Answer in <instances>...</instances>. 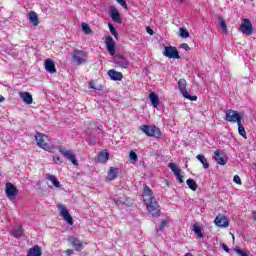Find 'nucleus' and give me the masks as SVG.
<instances>
[{
    "mask_svg": "<svg viewBox=\"0 0 256 256\" xmlns=\"http://www.w3.org/2000/svg\"><path fill=\"white\" fill-rule=\"evenodd\" d=\"M143 199L149 213H151L153 217H159L161 209L159 208L157 200L153 197V191H151L149 186H144Z\"/></svg>",
    "mask_w": 256,
    "mask_h": 256,
    "instance_id": "obj_1",
    "label": "nucleus"
},
{
    "mask_svg": "<svg viewBox=\"0 0 256 256\" xmlns=\"http://www.w3.org/2000/svg\"><path fill=\"white\" fill-rule=\"evenodd\" d=\"M35 139L38 147L44 149V151H48L49 153H53V151H55V146L51 143V140L47 135L38 132L35 135Z\"/></svg>",
    "mask_w": 256,
    "mask_h": 256,
    "instance_id": "obj_2",
    "label": "nucleus"
},
{
    "mask_svg": "<svg viewBox=\"0 0 256 256\" xmlns=\"http://www.w3.org/2000/svg\"><path fill=\"white\" fill-rule=\"evenodd\" d=\"M140 130L148 137H154L155 139H161V135H163L161 129L157 126L142 125L140 126Z\"/></svg>",
    "mask_w": 256,
    "mask_h": 256,
    "instance_id": "obj_3",
    "label": "nucleus"
},
{
    "mask_svg": "<svg viewBox=\"0 0 256 256\" xmlns=\"http://www.w3.org/2000/svg\"><path fill=\"white\" fill-rule=\"evenodd\" d=\"M72 61L76 65H83V63H87V53L83 50H74L72 54Z\"/></svg>",
    "mask_w": 256,
    "mask_h": 256,
    "instance_id": "obj_4",
    "label": "nucleus"
},
{
    "mask_svg": "<svg viewBox=\"0 0 256 256\" xmlns=\"http://www.w3.org/2000/svg\"><path fill=\"white\" fill-rule=\"evenodd\" d=\"M178 87L185 99H189V101H197V96H191L187 92V80H185L184 78L180 79L178 81Z\"/></svg>",
    "mask_w": 256,
    "mask_h": 256,
    "instance_id": "obj_5",
    "label": "nucleus"
},
{
    "mask_svg": "<svg viewBox=\"0 0 256 256\" xmlns=\"http://www.w3.org/2000/svg\"><path fill=\"white\" fill-rule=\"evenodd\" d=\"M239 31L243 33V35H253V24H251V20L244 18L239 27Z\"/></svg>",
    "mask_w": 256,
    "mask_h": 256,
    "instance_id": "obj_6",
    "label": "nucleus"
},
{
    "mask_svg": "<svg viewBox=\"0 0 256 256\" xmlns=\"http://www.w3.org/2000/svg\"><path fill=\"white\" fill-rule=\"evenodd\" d=\"M5 194L10 201H14L17 195H19V190L17 189V187H15V185H13V183L7 182L6 188H5Z\"/></svg>",
    "mask_w": 256,
    "mask_h": 256,
    "instance_id": "obj_7",
    "label": "nucleus"
},
{
    "mask_svg": "<svg viewBox=\"0 0 256 256\" xmlns=\"http://www.w3.org/2000/svg\"><path fill=\"white\" fill-rule=\"evenodd\" d=\"M163 55L164 57H168V59H181L179 51H177V48L173 46H165Z\"/></svg>",
    "mask_w": 256,
    "mask_h": 256,
    "instance_id": "obj_8",
    "label": "nucleus"
},
{
    "mask_svg": "<svg viewBox=\"0 0 256 256\" xmlns=\"http://www.w3.org/2000/svg\"><path fill=\"white\" fill-rule=\"evenodd\" d=\"M114 63L116 67H119L120 69H129V65L131 63L127 58L123 55H117L114 57Z\"/></svg>",
    "mask_w": 256,
    "mask_h": 256,
    "instance_id": "obj_9",
    "label": "nucleus"
},
{
    "mask_svg": "<svg viewBox=\"0 0 256 256\" xmlns=\"http://www.w3.org/2000/svg\"><path fill=\"white\" fill-rule=\"evenodd\" d=\"M225 119L229 123L239 124L241 122V115L239 114V112L230 109V110L226 111V118Z\"/></svg>",
    "mask_w": 256,
    "mask_h": 256,
    "instance_id": "obj_10",
    "label": "nucleus"
},
{
    "mask_svg": "<svg viewBox=\"0 0 256 256\" xmlns=\"http://www.w3.org/2000/svg\"><path fill=\"white\" fill-rule=\"evenodd\" d=\"M58 151L59 153H61V155H63V157L68 159V161H71L72 164H74L75 166L79 165V162L75 158V154H73V151L67 150L65 149V147H59Z\"/></svg>",
    "mask_w": 256,
    "mask_h": 256,
    "instance_id": "obj_11",
    "label": "nucleus"
},
{
    "mask_svg": "<svg viewBox=\"0 0 256 256\" xmlns=\"http://www.w3.org/2000/svg\"><path fill=\"white\" fill-rule=\"evenodd\" d=\"M58 209L60 211V217H63L64 221L68 223V225H73V217L69 213V210L63 204L58 205Z\"/></svg>",
    "mask_w": 256,
    "mask_h": 256,
    "instance_id": "obj_12",
    "label": "nucleus"
},
{
    "mask_svg": "<svg viewBox=\"0 0 256 256\" xmlns=\"http://www.w3.org/2000/svg\"><path fill=\"white\" fill-rule=\"evenodd\" d=\"M109 15L114 23H118L119 25L123 23V21L121 20V14L119 13L117 7L111 6L109 10Z\"/></svg>",
    "mask_w": 256,
    "mask_h": 256,
    "instance_id": "obj_13",
    "label": "nucleus"
},
{
    "mask_svg": "<svg viewBox=\"0 0 256 256\" xmlns=\"http://www.w3.org/2000/svg\"><path fill=\"white\" fill-rule=\"evenodd\" d=\"M169 169H171L172 173H174L176 179L179 181V183H184L183 175H181V168L177 166V164L170 162L168 164Z\"/></svg>",
    "mask_w": 256,
    "mask_h": 256,
    "instance_id": "obj_14",
    "label": "nucleus"
},
{
    "mask_svg": "<svg viewBox=\"0 0 256 256\" xmlns=\"http://www.w3.org/2000/svg\"><path fill=\"white\" fill-rule=\"evenodd\" d=\"M214 159L218 165H226L227 164V155H225V152L221 150H216L214 152Z\"/></svg>",
    "mask_w": 256,
    "mask_h": 256,
    "instance_id": "obj_15",
    "label": "nucleus"
},
{
    "mask_svg": "<svg viewBox=\"0 0 256 256\" xmlns=\"http://www.w3.org/2000/svg\"><path fill=\"white\" fill-rule=\"evenodd\" d=\"M68 241L72 245V247L75 249V251L83 250V241H81L79 238L72 236L68 238Z\"/></svg>",
    "mask_w": 256,
    "mask_h": 256,
    "instance_id": "obj_16",
    "label": "nucleus"
},
{
    "mask_svg": "<svg viewBox=\"0 0 256 256\" xmlns=\"http://www.w3.org/2000/svg\"><path fill=\"white\" fill-rule=\"evenodd\" d=\"M113 202L115 205H133V201L127 196H115L113 198Z\"/></svg>",
    "mask_w": 256,
    "mask_h": 256,
    "instance_id": "obj_17",
    "label": "nucleus"
},
{
    "mask_svg": "<svg viewBox=\"0 0 256 256\" xmlns=\"http://www.w3.org/2000/svg\"><path fill=\"white\" fill-rule=\"evenodd\" d=\"M44 68L48 73H57V68H55V62L49 58L44 61Z\"/></svg>",
    "mask_w": 256,
    "mask_h": 256,
    "instance_id": "obj_18",
    "label": "nucleus"
},
{
    "mask_svg": "<svg viewBox=\"0 0 256 256\" xmlns=\"http://www.w3.org/2000/svg\"><path fill=\"white\" fill-rule=\"evenodd\" d=\"M214 223L217 225V227H229V220L223 215H218L215 218Z\"/></svg>",
    "mask_w": 256,
    "mask_h": 256,
    "instance_id": "obj_19",
    "label": "nucleus"
},
{
    "mask_svg": "<svg viewBox=\"0 0 256 256\" xmlns=\"http://www.w3.org/2000/svg\"><path fill=\"white\" fill-rule=\"evenodd\" d=\"M106 49L110 55H115V40L111 36H106Z\"/></svg>",
    "mask_w": 256,
    "mask_h": 256,
    "instance_id": "obj_20",
    "label": "nucleus"
},
{
    "mask_svg": "<svg viewBox=\"0 0 256 256\" xmlns=\"http://www.w3.org/2000/svg\"><path fill=\"white\" fill-rule=\"evenodd\" d=\"M108 76L112 81H121L123 79V73L111 69L108 71Z\"/></svg>",
    "mask_w": 256,
    "mask_h": 256,
    "instance_id": "obj_21",
    "label": "nucleus"
},
{
    "mask_svg": "<svg viewBox=\"0 0 256 256\" xmlns=\"http://www.w3.org/2000/svg\"><path fill=\"white\" fill-rule=\"evenodd\" d=\"M43 250L39 245H35L28 250L27 256H42Z\"/></svg>",
    "mask_w": 256,
    "mask_h": 256,
    "instance_id": "obj_22",
    "label": "nucleus"
},
{
    "mask_svg": "<svg viewBox=\"0 0 256 256\" xmlns=\"http://www.w3.org/2000/svg\"><path fill=\"white\" fill-rule=\"evenodd\" d=\"M19 97L26 103V105H31L33 103V96L29 92H21Z\"/></svg>",
    "mask_w": 256,
    "mask_h": 256,
    "instance_id": "obj_23",
    "label": "nucleus"
},
{
    "mask_svg": "<svg viewBox=\"0 0 256 256\" xmlns=\"http://www.w3.org/2000/svg\"><path fill=\"white\" fill-rule=\"evenodd\" d=\"M28 19H29L30 23H32V25H34V27H37V25H39V16H37V13L35 11H31L28 14Z\"/></svg>",
    "mask_w": 256,
    "mask_h": 256,
    "instance_id": "obj_24",
    "label": "nucleus"
},
{
    "mask_svg": "<svg viewBox=\"0 0 256 256\" xmlns=\"http://www.w3.org/2000/svg\"><path fill=\"white\" fill-rule=\"evenodd\" d=\"M118 174H119V169L111 167L108 172L107 181H115Z\"/></svg>",
    "mask_w": 256,
    "mask_h": 256,
    "instance_id": "obj_25",
    "label": "nucleus"
},
{
    "mask_svg": "<svg viewBox=\"0 0 256 256\" xmlns=\"http://www.w3.org/2000/svg\"><path fill=\"white\" fill-rule=\"evenodd\" d=\"M46 179H47V181H51L52 185H54V187H56L57 189H59V187H61V182H59V180H57V177H55V175L46 174Z\"/></svg>",
    "mask_w": 256,
    "mask_h": 256,
    "instance_id": "obj_26",
    "label": "nucleus"
},
{
    "mask_svg": "<svg viewBox=\"0 0 256 256\" xmlns=\"http://www.w3.org/2000/svg\"><path fill=\"white\" fill-rule=\"evenodd\" d=\"M149 100L154 108L159 107V96L155 92L149 94Z\"/></svg>",
    "mask_w": 256,
    "mask_h": 256,
    "instance_id": "obj_27",
    "label": "nucleus"
},
{
    "mask_svg": "<svg viewBox=\"0 0 256 256\" xmlns=\"http://www.w3.org/2000/svg\"><path fill=\"white\" fill-rule=\"evenodd\" d=\"M192 231L195 233V235H197V237H199L200 239H203L204 235H203V230L201 229V226L197 224H193Z\"/></svg>",
    "mask_w": 256,
    "mask_h": 256,
    "instance_id": "obj_28",
    "label": "nucleus"
},
{
    "mask_svg": "<svg viewBox=\"0 0 256 256\" xmlns=\"http://www.w3.org/2000/svg\"><path fill=\"white\" fill-rule=\"evenodd\" d=\"M99 163H107L109 161V153L108 152H100L98 155Z\"/></svg>",
    "mask_w": 256,
    "mask_h": 256,
    "instance_id": "obj_29",
    "label": "nucleus"
},
{
    "mask_svg": "<svg viewBox=\"0 0 256 256\" xmlns=\"http://www.w3.org/2000/svg\"><path fill=\"white\" fill-rule=\"evenodd\" d=\"M196 159L202 163L204 169H209V162L207 161V158L203 154H199L196 156Z\"/></svg>",
    "mask_w": 256,
    "mask_h": 256,
    "instance_id": "obj_30",
    "label": "nucleus"
},
{
    "mask_svg": "<svg viewBox=\"0 0 256 256\" xmlns=\"http://www.w3.org/2000/svg\"><path fill=\"white\" fill-rule=\"evenodd\" d=\"M11 234L13 235V237H15L16 239H19L21 237V235H23V226L20 225L18 228L14 229L11 231Z\"/></svg>",
    "mask_w": 256,
    "mask_h": 256,
    "instance_id": "obj_31",
    "label": "nucleus"
},
{
    "mask_svg": "<svg viewBox=\"0 0 256 256\" xmlns=\"http://www.w3.org/2000/svg\"><path fill=\"white\" fill-rule=\"evenodd\" d=\"M186 185L191 189V191H197V182L193 179L186 180Z\"/></svg>",
    "mask_w": 256,
    "mask_h": 256,
    "instance_id": "obj_32",
    "label": "nucleus"
},
{
    "mask_svg": "<svg viewBox=\"0 0 256 256\" xmlns=\"http://www.w3.org/2000/svg\"><path fill=\"white\" fill-rule=\"evenodd\" d=\"M238 133L239 135H241V137H243L244 139H247V132H245V127L243 126V124L238 123Z\"/></svg>",
    "mask_w": 256,
    "mask_h": 256,
    "instance_id": "obj_33",
    "label": "nucleus"
},
{
    "mask_svg": "<svg viewBox=\"0 0 256 256\" xmlns=\"http://www.w3.org/2000/svg\"><path fill=\"white\" fill-rule=\"evenodd\" d=\"M108 27L110 29L111 35H113V37H115V39H119V34L117 33L115 26H113V24H111V23H108Z\"/></svg>",
    "mask_w": 256,
    "mask_h": 256,
    "instance_id": "obj_34",
    "label": "nucleus"
},
{
    "mask_svg": "<svg viewBox=\"0 0 256 256\" xmlns=\"http://www.w3.org/2000/svg\"><path fill=\"white\" fill-rule=\"evenodd\" d=\"M82 31L85 33V35H91V27H89V24L82 23Z\"/></svg>",
    "mask_w": 256,
    "mask_h": 256,
    "instance_id": "obj_35",
    "label": "nucleus"
},
{
    "mask_svg": "<svg viewBox=\"0 0 256 256\" xmlns=\"http://www.w3.org/2000/svg\"><path fill=\"white\" fill-rule=\"evenodd\" d=\"M218 21H219V23H220L221 29H222L225 33H227V24L225 23V20L223 19V17H219V18H218Z\"/></svg>",
    "mask_w": 256,
    "mask_h": 256,
    "instance_id": "obj_36",
    "label": "nucleus"
},
{
    "mask_svg": "<svg viewBox=\"0 0 256 256\" xmlns=\"http://www.w3.org/2000/svg\"><path fill=\"white\" fill-rule=\"evenodd\" d=\"M129 159L130 161H132V163H137V153H135V151L131 150L130 154H129Z\"/></svg>",
    "mask_w": 256,
    "mask_h": 256,
    "instance_id": "obj_37",
    "label": "nucleus"
},
{
    "mask_svg": "<svg viewBox=\"0 0 256 256\" xmlns=\"http://www.w3.org/2000/svg\"><path fill=\"white\" fill-rule=\"evenodd\" d=\"M180 37L187 39L189 37V32L185 28H180Z\"/></svg>",
    "mask_w": 256,
    "mask_h": 256,
    "instance_id": "obj_38",
    "label": "nucleus"
},
{
    "mask_svg": "<svg viewBox=\"0 0 256 256\" xmlns=\"http://www.w3.org/2000/svg\"><path fill=\"white\" fill-rule=\"evenodd\" d=\"M234 251L237 253L239 256H249V253L241 250V248H235Z\"/></svg>",
    "mask_w": 256,
    "mask_h": 256,
    "instance_id": "obj_39",
    "label": "nucleus"
},
{
    "mask_svg": "<svg viewBox=\"0 0 256 256\" xmlns=\"http://www.w3.org/2000/svg\"><path fill=\"white\" fill-rule=\"evenodd\" d=\"M167 227V220H163L160 224V226L157 228V231H163Z\"/></svg>",
    "mask_w": 256,
    "mask_h": 256,
    "instance_id": "obj_40",
    "label": "nucleus"
},
{
    "mask_svg": "<svg viewBox=\"0 0 256 256\" xmlns=\"http://www.w3.org/2000/svg\"><path fill=\"white\" fill-rule=\"evenodd\" d=\"M53 161L54 163H56V165H61L62 163L61 158L59 156H54Z\"/></svg>",
    "mask_w": 256,
    "mask_h": 256,
    "instance_id": "obj_41",
    "label": "nucleus"
},
{
    "mask_svg": "<svg viewBox=\"0 0 256 256\" xmlns=\"http://www.w3.org/2000/svg\"><path fill=\"white\" fill-rule=\"evenodd\" d=\"M117 3H119V5H121L122 7H124V9H127V2H125V0H116Z\"/></svg>",
    "mask_w": 256,
    "mask_h": 256,
    "instance_id": "obj_42",
    "label": "nucleus"
},
{
    "mask_svg": "<svg viewBox=\"0 0 256 256\" xmlns=\"http://www.w3.org/2000/svg\"><path fill=\"white\" fill-rule=\"evenodd\" d=\"M234 183L241 185V178L238 175H235L233 178Z\"/></svg>",
    "mask_w": 256,
    "mask_h": 256,
    "instance_id": "obj_43",
    "label": "nucleus"
},
{
    "mask_svg": "<svg viewBox=\"0 0 256 256\" xmlns=\"http://www.w3.org/2000/svg\"><path fill=\"white\" fill-rule=\"evenodd\" d=\"M181 49H184L185 51H191V47L187 43L181 44Z\"/></svg>",
    "mask_w": 256,
    "mask_h": 256,
    "instance_id": "obj_44",
    "label": "nucleus"
},
{
    "mask_svg": "<svg viewBox=\"0 0 256 256\" xmlns=\"http://www.w3.org/2000/svg\"><path fill=\"white\" fill-rule=\"evenodd\" d=\"M146 32L149 34V35H155V32L153 31V29H151V27H147L146 28Z\"/></svg>",
    "mask_w": 256,
    "mask_h": 256,
    "instance_id": "obj_45",
    "label": "nucleus"
},
{
    "mask_svg": "<svg viewBox=\"0 0 256 256\" xmlns=\"http://www.w3.org/2000/svg\"><path fill=\"white\" fill-rule=\"evenodd\" d=\"M89 87H90V89H98V91H101V88H96L95 83H93V82L89 83Z\"/></svg>",
    "mask_w": 256,
    "mask_h": 256,
    "instance_id": "obj_46",
    "label": "nucleus"
},
{
    "mask_svg": "<svg viewBox=\"0 0 256 256\" xmlns=\"http://www.w3.org/2000/svg\"><path fill=\"white\" fill-rule=\"evenodd\" d=\"M222 249L224 250V251H226V253H229V247L227 246V245H225V244H222Z\"/></svg>",
    "mask_w": 256,
    "mask_h": 256,
    "instance_id": "obj_47",
    "label": "nucleus"
},
{
    "mask_svg": "<svg viewBox=\"0 0 256 256\" xmlns=\"http://www.w3.org/2000/svg\"><path fill=\"white\" fill-rule=\"evenodd\" d=\"M66 254H67L68 256L73 255V250H71V249L66 250Z\"/></svg>",
    "mask_w": 256,
    "mask_h": 256,
    "instance_id": "obj_48",
    "label": "nucleus"
},
{
    "mask_svg": "<svg viewBox=\"0 0 256 256\" xmlns=\"http://www.w3.org/2000/svg\"><path fill=\"white\" fill-rule=\"evenodd\" d=\"M3 101H5V97H3L2 95H0V103H3Z\"/></svg>",
    "mask_w": 256,
    "mask_h": 256,
    "instance_id": "obj_49",
    "label": "nucleus"
},
{
    "mask_svg": "<svg viewBox=\"0 0 256 256\" xmlns=\"http://www.w3.org/2000/svg\"><path fill=\"white\" fill-rule=\"evenodd\" d=\"M252 215H253L254 221H256V211H253V212H252Z\"/></svg>",
    "mask_w": 256,
    "mask_h": 256,
    "instance_id": "obj_50",
    "label": "nucleus"
},
{
    "mask_svg": "<svg viewBox=\"0 0 256 256\" xmlns=\"http://www.w3.org/2000/svg\"><path fill=\"white\" fill-rule=\"evenodd\" d=\"M86 133H87V135H91V132L89 129L86 131Z\"/></svg>",
    "mask_w": 256,
    "mask_h": 256,
    "instance_id": "obj_51",
    "label": "nucleus"
},
{
    "mask_svg": "<svg viewBox=\"0 0 256 256\" xmlns=\"http://www.w3.org/2000/svg\"><path fill=\"white\" fill-rule=\"evenodd\" d=\"M232 239H233V241H235V236L234 235H232Z\"/></svg>",
    "mask_w": 256,
    "mask_h": 256,
    "instance_id": "obj_52",
    "label": "nucleus"
}]
</instances>
